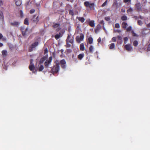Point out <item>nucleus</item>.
I'll return each instance as SVG.
<instances>
[{
  "label": "nucleus",
  "mask_w": 150,
  "mask_h": 150,
  "mask_svg": "<svg viewBox=\"0 0 150 150\" xmlns=\"http://www.w3.org/2000/svg\"><path fill=\"white\" fill-rule=\"evenodd\" d=\"M56 65L54 66L52 69V74L54 75L55 73H56L58 71L59 69V64L58 61L56 62Z\"/></svg>",
  "instance_id": "obj_1"
},
{
  "label": "nucleus",
  "mask_w": 150,
  "mask_h": 150,
  "mask_svg": "<svg viewBox=\"0 0 150 150\" xmlns=\"http://www.w3.org/2000/svg\"><path fill=\"white\" fill-rule=\"evenodd\" d=\"M33 60L32 59H31L30 60V64L29 66V68L30 69V70L32 71L33 72L36 74V71H35V67L34 66V64L33 63Z\"/></svg>",
  "instance_id": "obj_2"
},
{
  "label": "nucleus",
  "mask_w": 150,
  "mask_h": 150,
  "mask_svg": "<svg viewBox=\"0 0 150 150\" xmlns=\"http://www.w3.org/2000/svg\"><path fill=\"white\" fill-rule=\"evenodd\" d=\"M84 37V35L82 34L80 35V36H77L76 37V41L79 43H80L83 40Z\"/></svg>",
  "instance_id": "obj_3"
},
{
  "label": "nucleus",
  "mask_w": 150,
  "mask_h": 150,
  "mask_svg": "<svg viewBox=\"0 0 150 150\" xmlns=\"http://www.w3.org/2000/svg\"><path fill=\"white\" fill-rule=\"evenodd\" d=\"M125 48L126 50L129 52H131L133 50L132 46L129 44L125 45Z\"/></svg>",
  "instance_id": "obj_4"
},
{
  "label": "nucleus",
  "mask_w": 150,
  "mask_h": 150,
  "mask_svg": "<svg viewBox=\"0 0 150 150\" xmlns=\"http://www.w3.org/2000/svg\"><path fill=\"white\" fill-rule=\"evenodd\" d=\"M52 59V57H49L48 60H47L45 62V65L46 67H48L50 64Z\"/></svg>",
  "instance_id": "obj_5"
},
{
  "label": "nucleus",
  "mask_w": 150,
  "mask_h": 150,
  "mask_svg": "<svg viewBox=\"0 0 150 150\" xmlns=\"http://www.w3.org/2000/svg\"><path fill=\"white\" fill-rule=\"evenodd\" d=\"M84 4L86 7H89L90 8L93 7L94 6V3H90L88 1H86L84 2Z\"/></svg>",
  "instance_id": "obj_6"
},
{
  "label": "nucleus",
  "mask_w": 150,
  "mask_h": 150,
  "mask_svg": "<svg viewBox=\"0 0 150 150\" xmlns=\"http://www.w3.org/2000/svg\"><path fill=\"white\" fill-rule=\"evenodd\" d=\"M21 30L23 35H25L28 32V29L27 28H25V26L21 27Z\"/></svg>",
  "instance_id": "obj_7"
},
{
  "label": "nucleus",
  "mask_w": 150,
  "mask_h": 150,
  "mask_svg": "<svg viewBox=\"0 0 150 150\" xmlns=\"http://www.w3.org/2000/svg\"><path fill=\"white\" fill-rule=\"evenodd\" d=\"M4 18L3 13L2 11H0V24H3L4 23Z\"/></svg>",
  "instance_id": "obj_8"
},
{
  "label": "nucleus",
  "mask_w": 150,
  "mask_h": 150,
  "mask_svg": "<svg viewBox=\"0 0 150 150\" xmlns=\"http://www.w3.org/2000/svg\"><path fill=\"white\" fill-rule=\"evenodd\" d=\"M20 22L18 21H13L10 23L11 25L13 26L18 27L20 25Z\"/></svg>",
  "instance_id": "obj_9"
},
{
  "label": "nucleus",
  "mask_w": 150,
  "mask_h": 150,
  "mask_svg": "<svg viewBox=\"0 0 150 150\" xmlns=\"http://www.w3.org/2000/svg\"><path fill=\"white\" fill-rule=\"evenodd\" d=\"M71 35L68 34L67 38L66 40L67 42L72 43L73 42V39L71 38Z\"/></svg>",
  "instance_id": "obj_10"
},
{
  "label": "nucleus",
  "mask_w": 150,
  "mask_h": 150,
  "mask_svg": "<svg viewBox=\"0 0 150 150\" xmlns=\"http://www.w3.org/2000/svg\"><path fill=\"white\" fill-rule=\"evenodd\" d=\"M60 63L61 64L62 67L63 69H65L66 67V62L65 60L63 59L60 61Z\"/></svg>",
  "instance_id": "obj_11"
},
{
  "label": "nucleus",
  "mask_w": 150,
  "mask_h": 150,
  "mask_svg": "<svg viewBox=\"0 0 150 150\" xmlns=\"http://www.w3.org/2000/svg\"><path fill=\"white\" fill-rule=\"evenodd\" d=\"M32 20L33 22L35 23H37L39 21L38 16H37L36 15H34L32 18Z\"/></svg>",
  "instance_id": "obj_12"
},
{
  "label": "nucleus",
  "mask_w": 150,
  "mask_h": 150,
  "mask_svg": "<svg viewBox=\"0 0 150 150\" xmlns=\"http://www.w3.org/2000/svg\"><path fill=\"white\" fill-rule=\"evenodd\" d=\"M53 27L55 29L56 31H59L61 28L60 24L57 23H55L54 24Z\"/></svg>",
  "instance_id": "obj_13"
},
{
  "label": "nucleus",
  "mask_w": 150,
  "mask_h": 150,
  "mask_svg": "<svg viewBox=\"0 0 150 150\" xmlns=\"http://www.w3.org/2000/svg\"><path fill=\"white\" fill-rule=\"evenodd\" d=\"M38 42H35L30 47V51H32L33 50V49L35 48L38 45Z\"/></svg>",
  "instance_id": "obj_14"
},
{
  "label": "nucleus",
  "mask_w": 150,
  "mask_h": 150,
  "mask_svg": "<svg viewBox=\"0 0 150 150\" xmlns=\"http://www.w3.org/2000/svg\"><path fill=\"white\" fill-rule=\"evenodd\" d=\"M101 28V25L100 24H98L96 26L95 29V32L96 33H98L99 32Z\"/></svg>",
  "instance_id": "obj_15"
},
{
  "label": "nucleus",
  "mask_w": 150,
  "mask_h": 150,
  "mask_svg": "<svg viewBox=\"0 0 150 150\" xmlns=\"http://www.w3.org/2000/svg\"><path fill=\"white\" fill-rule=\"evenodd\" d=\"M141 4L140 3H138L135 4V6L137 10L140 11L141 10Z\"/></svg>",
  "instance_id": "obj_16"
},
{
  "label": "nucleus",
  "mask_w": 150,
  "mask_h": 150,
  "mask_svg": "<svg viewBox=\"0 0 150 150\" xmlns=\"http://www.w3.org/2000/svg\"><path fill=\"white\" fill-rule=\"evenodd\" d=\"M89 25L92 27L95 26V23L94 21H90L89 22Z\"/></svg>",
  "instance_id": "obj_17"
},
{
  "label": "nucleus",
  "mask_w": 150,
  "mask_h": 150,
  "mask_svg": "<svg viewBox=\"0 0 150 150\" xmlns=\"http://www.w3.org/2000/svg\"><path fill=\"white\" fill-rule=\"evenodd\" d=\"M127 24L125 22H123L122 23V26L123 28L126 29L128 26Z\"/></svg>",
  "instance_id": "obj_18"
},
{
  "label": "nucleus",
  "mask_w": 150,
  "mask_h": 150,
  "mask_svg": "<svg viewBox=\"0 0 150 150\" xmlns=\"http://www.w3.org/2000/svg\"><path fill=\"white\" fill-rule=\"evenodd\" d=\"M77 18L79 21H80L82 23H83L85 21V19L83 17H77Z\"/></svg>",
  "instance_id": "obj_19"
},
{
  "label": "nucleus",
  "mask_w": 150,
  "mask_h": 150,
  "mask_svg": "<svg viewBox=\"0 0 150 150\" xmlns=\"http://www.w3.org/2000/svg\"><path fill=\"white\" fill-rule=\"evenodd\" d=\"M133 11V9L132 8L130 7L128 10H127V12L128 13L130 14L132 13Z\"/></svg>",
  "instance_id": "obj_20"
},
{
  "label": "nucleus",
  "mask_w": 150,
  "mask_h": 150,
  "mask_svg": "<svg viewBox=\"0 0 150 150\" xmlns=\"http://www.w3.org/2000/svg\"><path fill=\"white\" fill-rule=\"evenodd\" d=\"M84 56L83 54H81L78 56V58L80 60H81Z\"/></svg>",
  "instance_id": "obj_21"
},
{
  "label": "nucleus",
  "mask_w": 150,
  "mask_h": 150,
  "mask_svg": "<svg viewBox=\"0 0 150 150\" xmlns=\"http://www.w3.org/2000/svg\"><path fill=\"white\" fill-rule=\"evenodd\" d=\"M46 57H44L42 58L40 60L39 63L40 64L42 63L43 62L46 60Z\"/></svg>",
  "instance_id": "obj_22"
},
{
  "label": "nucleus",
  "mask_w": 150,
  "mask_h": 150,
  "mask_svg": "<svg viewBox=\"0 0 150 150\" xmlns=\"http://www.w3.org/2000/svg\"><path fill=\"white\" fill-rule=\"evenodd\" d=\"M62 35H61L60 33H59V34L56 35L55 36V38L56 40H58L60 37H61Z\"/></svg>",
  "instance_id": "obj_23"
},
{
  "label": "nucleus",
  "mask_w": 150,
  "mask_h": 150,
  "mask_svg": "<svg viewBox=\"0 0 150 150\" xmlns=\"http://www.w3.org/2000/svg\"><path fill=\"white\" fill-rule=\"evenodd\" d=\"M80 49L81 50L83 51L84 50L85 47L83 43L81 44L80 46Z\"/></svg>",
  "instance_id": "obj_24"
},
{
  "label": "nucleus",
  "mask_w": 150,
  "mask_h": 150,
  "mask_svg": "<svg viewBox=\"0 0 150 150\" xmlns=\"http://www.w3.org/2000/svg\"><path fill=\"white\" fill-rule=\"evenodd\" d=\"M109 45V48L110 49H113L115 48V45L114 43L111 44Z\"/></svg>",
  "instance_id": "obj_25"
},
{
  "label": "nucleus",
  "mask_w": 150,
  "mask_h": 150,
  "mask_svg": "<svg viewBox=\"0 0 150 150\" xmlns=\"http://www.w3.org/2000/svg\"><path fill=\"white\" fill-rule=\"evenodd\" d=\"M15 3L16 5L17 6H20L22 3L21 0H18V1H16Z\"/></svg>",
  "instance_id": "obj_26"
},
{
  "label": "nucleus",
  "mask_w": 150,
  "mask_h": 150,
  "mask_svg": "<svg viewBox=\"0 0 150 150\" xmlns=\"http://www.w3.org/2000/svg\"><path fill=\"white\" fill-rule=\"evenodd\" d=\"M36 67H37V66H36ZM38 67L39 68V70L40 71H42L44 69V67L43 66L40 64L39 67Z\"/></svg>",
  "instance_id": "obj_27"
},
{
  "label": "nucleus",
  "mask_w": 150,
  "mask_h": 150,
  "mask_svg": "<svg viewBox=\"0 0 150 150\" xmlns=\"http://www.w3.org/2000/svg\"><path fill=\"white\" fill-rule=\"evenodd\" d=\"M113 6L115 7L116 8H118V3L117 1H115L113 4Z\"/></svg>",
  "instance_id": "obj_28"
},
{
  "label": "nucleus",
  "mask_w": 150,
  "mask_h": 150,
  "mask_svg": "<svg viewBox=\"0 0 150 150\" xmlns=\"http://www.w3.org/2000/svg\"><path fill=\"white\" fill-rule=\"evenodd\" d=\"M121 19L122 21L126 20L127 19V17L125 15L122 16Z\"/></svg>",
  "instance_id": "obj_29"
},
{
  "label": "nucleus",
  "mask_w": 150,
  "mask_h": 150,
  "mask_svg": "<svg viewBox=\"0 0 150 150\" xmlns=\"http://www.w3.org/2000/svg\"><path fill=\"white\" fill-rule=\"evenodd\" d=\"M24 23L25 24L28 25L29 24L28 20V18H26L24 21Z\"/></svg>",
  "instance_id": "obj_30"
},
{
  "label": "nucleus",
  "mask_w": 150,
  "mask_h": 150,
  "mask_svg": "<svg viewBox=\"0 0 150 150\" xmlns=\"http://www.w3.org/2000/svg\"><path fill=\"white\" fill-rule=\"evenodd\" d=\"M94 49V47L93 46L91 45L89 47V50L91 52H92L93 51Z\"/></svg>",
  "instance_id": "obj_31"
},
{
  "label": "nucleus",
  "mask_w": 150,
  "mask_h": 150,
  "mask_svg": "<svg viewBox=\"0 0 150 150\" xmlns=\"http://www.w3.org/2000/svg\"><path fill=\"white\" fill-rule=\"evenodd\" d=\"M88 42L89 44H91L92 43L93 41V38L91 37H89V38L88 39Z\"/></svg>",
  "instance_id": "obj_32"
},
{
  "label": "nucleus",
  "mask_w": 150,
  "mask_h": 150,
  "mask_svg": "<svg viewBox=\"0 0 150 150\" xmlns=\"http://www.w3.org/2000/svg\"><path fill=\"white\" fill-rule=\"evenodd\" d=\"M2 53L3 55L6 56L7 54V51L5 50H3L2 51Z\"/></svg>",
  "instance_id": "obj_33"
},
{
  "label": "nucleus",
  "mask_w": 150,
  "mask_h": 150,
  "mask_svg": "<svg viewBox=\"0 0 150 150\" xmlns=\"http://www.w3.org/2000/svg\"><path fill=\"white\" fill-rule=\"evenodd\" d=\"M138 44V42L137 41L135 40L133 42V45L135 47H136Z\"/></svg>",
  "instance_id": "obj_34"
},
{
  "label": "nucleus",
  "mask_w": 150,
  "mask_h": 150,
  "mask_svg": "<svg viewBox=\"0 0 150 150\" xmlns=\"http://www.w3.org/2000/svg\"><path fill=\"white\" fill-rule=\"evenodd\" d=\"M121 32V31L119 29H114V33H116L117 32L118 33H120Z\"/></svg>",
  "instance_id": "obj_35"
},
{
  "label": "nucleus",
  "mask_w": 150,
  "mask_h": 150,
  "mask_svg": "<svg viewBox=\"0 0 150 150\" xmlns=\"http://www.w3.org/2000/svg\"><path fill=\"white\" fill-rule=\"evenodd\" d=\"M127 31H131L132 29V27L131 26H129L127 28H126Z\"/></svg>",
  "instance_id": "obj_36"
},
{
  "label": "nucleus",
  "mask_w": 150,
  "mask_h": 150,
  "mask_svg": "<svg viewBox=\"0 0 150 150\" xmlns=\"http://www.w3.org/2000/svg\"><path fill=\"white\" fill-rule=\"evenodd\" d=\"M137 23L138 25H142L143 23L142 21L140 20H138L137 21Z\"/></svg>",
  "instance_id": "obj_37"
},
{
  "label": "nucleus",
  "mask_w": 150,
  "mask_h": 150,
  "mask_svg": "<svg viewBox=\"0 0 150 150\" xmlns=\"http://www.w3.org/2000/svg\"><path fill=\"white\" fill-rule=\"evenodd\" d=\"M115 27L116 28H120V26L119 23H117L115 24Z\"/></svg>",
  "instance_id": "obj_38"
},
{
  "label": "nucleus",
  "mask_w": 150,
  "mask_h": 150,
  "mask_svg": "<svg viewBox=\"0 0 150 150\" xmlns=\"http://www.w3.org/2000/svg\"><path fill=\"white\" fill-rule=\"evenodd\" d=\"M128 39L127 37H125L124 38V43L126 44L128 41Z\"/></svg>",
  "instance_id": "obj_39"
},
{
  "label": "nucleus",
  "mask_w": 150,
  "mask_h": 150,
  "mask_svg": "<svg viewBox=\"0 0 150 150\" xmlns=\"http://www.w3.org/2000/svg\"><path fill=\"white\" fill-rule=\"evenodd\" d=\"M48 52V51L47 48H46L44 50V54L46 55L47 54Z\"/></svg>",
  "instance_id": "obj_40"
},
{
  "label": "nucleus",
  "mask_w": 150,
  "mask_h": 150,
  "mask_svg": "<svg viewBox=\"0 0 150 150\" xmlns=\"http://www.w3.org/2000/svg\"><path fill=\"white\" fill-rule=\"evenodd\" d=\"M107 0H106L105 1L102 5V6L104 7V6H105L107 4Z\"/></svg>",
  "instance_id": "obj_41"
},
{
  "label": "nucleus",
  "mask_w": 150,
  "mask_h": 150,
  "mask_svg": "<svg viewBox=\"0 0 150 150\" xmlns=\"http://www.w3.org/2000/svg\"><path fill=\"white\" fill-rule=\"evenodd\" d=\"M132 35H133V36H137V35L136 33H134V31H132Z\"/></svg>",
  "instance_id": "obj_42"
},
{
  "label": "nucleus",
  "mask_w": 150,
  "mask_h": 150,
  "mask_svg": "<svg viewBox=\"0 0 150 150\" xmlns=\"http://www.w3.org/2000/svg\"><path fill=\"white\" fill-rule=\"evenodd\" d=\"M35 11V10L34 9H32L30 11V13L31 14L33 13Z\"/></svg>",
  "instance_id": "obj_43"
},
{
  "label": "nucleus",
  "mask_w": 150,
  "mask_h": 150,
  "mask_svg": "<svg viewBox=\"0 0 150 150\" xmlns=\"http://www.w3.org/2000/svg\"><path fill=\"white\" fill-rule=\"evenodd\" d=\"M69 13L71 15H72V16L74 14V13L73 11L72 10H71L69 11Z\"/></svg>",
  "instance_id": "obj_44"
},
{
  "label": "nucleus",
  "mask_w": 150,
  "mask_h": 150,
  "mask_svg": "<svg viewBox=\"0 0 150 150\" xmlns=\"http://www.w3.org/2000/svg\"><path fill=\"white\" fill-rule=\"evenodd\" d=\"M105 20L107 21H109L110 20V18L109 17H105Z\"/></svg>",
  "instance_id": "obj_45"
},
{
  "label": "nucleus",
  "mask_w": 150,
  "mask_h": 150,
  "mask_svg": "<svg viewBox=\"0 0 150 150\" xmlns=\"http://www.w3.org/2000/svg\"><path fill=\"white\" fill-rule=\"evenodd\" d=\"M112 42H115L116 41V38L115 37H113L112 38Z\"/></svg>",
  "instance_id": "obj_46"
},
{
  "label": "nucleus",
  "mask_w": 150,
  "mask_h": 150,
  "mask_svg": "<svg viewBox=\"0 0 150 150\" xmlns=\"http://www.w3.org/2000/svg\"><path fill=\"white\" fill-rule=\"evenodd\" d=\"M3 4V2L2 0H0V6H2Z\"/></svg>",
  "instance_id": "obj_47"
},
{
  "label": "nucleus",
  "mask_w": 150,
  "mask_h": 150,
  "mask_svg": "<svg viewBox=\"0 0 150 150\" xmlns=\"http://www.w3.org/2000/svg\"><path fill=\"white\" fill-rule=\"evenodd\" d=\"M23 11L22 10L20 11V16L21 17H22L23 16Z\"/></svg>",
  "instance_id": "obj_48"
},
{
  "label": "nucleus",
  "mask_w": 150,
  "mask_h": 150,
  "mask_svg": "<svg viewBox=\"0 0 150 150\" xmlns=\"http://www.w3.org/2000/svg\"><path fill=\"white\" fill-rule=\"evenodd\" d=\"M100 24H103V25H104V22L103 20H102L100 22Z\"/></svg>",
  "instance_id": "obj_49"
},
{
  "label": "nucleus",
  "mask_w": 150,
  "mask_h": 150,
  "mask_svg": "<svg viewBox=\"0 0 150 150\" xmlns=\"http://www.w3.org/2000/svg\"><path fill=\"white\" fill-rule=\"evenodd\" d=\"M131 0H123L124 2L125 3H127L130 1Z\"/></svg>",
  "instance_id": "obj_50"
},
{
  "label": "nucleus",
  "mask_w": 150,
  "mask_h": 150,
  "mask_svg": "<svg viewBox=\"0 0 150 150\" xmlns=\"http://www.w3.org/2000/svg\"><path fill=\"white\" fill-rule=\"evenodd\" d=\"M101 41V39L100 37H99L98 40V42H100Z\"/></svg>",
  "instance_id": "obj_51"
},
{
  "label": "nucleus",
  "mask_w": 150,
  "mask_h": 150,
  "mask_svg": "<svg viewBox=\"0 0 150 150\" xmlns=\"http://www.w3.org/2000/svg\"><path fill=\"white\" fill-rule=\"evenodd\" d=\"M122 12L125 13V9H122L121 10Z\"/></svg>",
  "instance_id": "obj_52"
},
{
  "label": "nucleus",
  "mask_w": 150,
  "mask_h": 150,
  "mask_svg": "<svg viewBox=\"0 0 150 150\" xmlns=\"http://www.w3.org/2000/svg\"><path fill=\"white\" fill-rule=\"evenodd\" d=\"M3 36L1 33H0V39H1L3 37Z\"/></svg>",
  "instance_id": "obj_53"
},
{
  "label": "nucleus",
  "mask_w": 150,
  "mask_h": 150,
  "mask_svg": "<svg viewBox=\"0 0 150 150\" xmlns=\"http://www.w3.org/2000/svg\"><path fill=\"white\" fill-rule=\"evenodd\" d=\"M147 26L148 27H150V23L147 24Z\"/></svg>",
  "instance_id": "obj_54"
},
{
  "label": "nucleus",
  "mask_w": 150,
  "mask_h": 150,
  "mask_svg": "<svg viewBox=\"0 0 150 150\" xmlns=\"http://www.w3.org/2000/svg\"><path fill=\"white\" fill-rule=\"evenodd\" d=\"M118 38L119 40H121L122 38V37L121 36H118Z\"/></svg>",
  "instance_id": "obj_55"
},
{
  "label": "nucleus",
  "mask_w": 150,
  "mask_h": 150,
  "mask_svg": "<svg viewBox=\"0 0 150 150\" xmlns=\"http://www.w3.org/2000/svg\"><path fill=\"white\" fill-rule=\"evenodd\" d=\"M3 45V44L2 43L0 42V47H2Z\"/></svg>",
  "instance_id": "obj_56"
},
{
  "label": "nucleus",
  "mask_w": 150,
  "mask_h": 150,
  "mask_svg": "<svg viewBox=\"0 0 150 150\" xmlns=\"http://www.w3.org/2000/svg\"><path fill=\"white\" fill-rule=\"evenodd\" d=\"M4 69H5V70H7V67L6 66H4Z\"/></svg>",
  "instance_id": "obj_57"
},
{
  "label": "nucleus",
  "mask_w": 150,
  "mask_h": 150,
  "mask_svg": "<svg viewBox=\"0 0 150 150\" xmlns=\"http://www.w3.org/2000/svg\"><path fill=\"white\" fill-rule=\"evenodd\" d=\"M103 29L104 30H105L106 29H105V27H104V25H103Z\"/></svg>",
  "instance_id": "obj_58"
},
{
  "label": "nucleus",
  "mask_w": 150,
  "mask_h": 150,
  "mask_svg": "<svg viewBox=\"0 0 150 150\" xmlns=\"http://www.w3.org/2000/svg\"><path fill=\"white\" fill-rule=\"evenodd\" d=\"M67 45L68 47H69L70 46V45L68 43L67 44Z\"/></svg>",
  "instance_id": "obj_59"
},
{
  "label": "nucleus",
  "mask_w": 150,
  "mask_h": 150,
  "mask_svg": "<svg viewBox=\"0 0 150 150\" xmlns=\"http://www.w3.org/2000/svg\"><path fill=\"white\" fill-rule=\"evenodd\" d=\"M143 1H144V2L145 3L146 2V0H143Z\"/></svg>",
  "instance_id": "obj_60"
},
{
  "label": "nucleus",
  "mask_w": 150,
  "mask_h": 150,
  "mask_svg": "<svg viewBox=\"0 0 150 150\" xmlns=\"http://www.w3.org/2000/svg\"><path fill=\"white\" fill-rule=\"evenodd\" d=\"M105 32L106 33H107V31L106 30H105Z\"/></svg>",
  "instance_id": "obj_61"
},
{
  "label": "nucleus",
  "mask_w": 150,
  "mask_h": 150,
  "mask_svg": "<svg viewBox=\"0 0 150 150\" xmlns=\"http://www.w3.org/2000/svg\"><path fill=\"white\" fill-rule=\"evenodd\" d=\"M149 32H150V30H149Z\"/></svg>",
  "instance_id": "obj_62"
}]
</instances>
